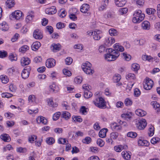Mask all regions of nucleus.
Segmentation results:
<instances>
[{"mask_svg": "<svg viewBox=\"0 0 160 160\" xmlns=\"http://www.w3.org/2000/svg\"><path fill=\"white\" fill-rule=\"evenodd\" d=\"M107 52V53L105 55V58L108 61L116 60L120 55L119 52L117 51L115 49L114 50L111 48L108 49Z\"/></svg>", "mask_w": 160, "mask_h": 160, "instance_id": "1", "label": "nucleus"}, {"mask_svg": "<svg viewBox=\"0 0 160 160\" xmlns=\"http://www.w3.org/2000/svg\"><path fill=\"white\" fill-rule=\"evenodd\" d=\"M132 22L134 23H139L141 22L144 18L145 14L142 13L141 10H138L135 11L133 14Z\"/></svg>", "mask_w": 160, "mask_h": 160, "instance_id": "2", "label": "nucleus"}, {"mask_svg": "<svg viewBox=\"0 0 160 160\" xmlns=\"http://www.w3.org/2000/svg\"><path fill=\"white\" fill-rule=\"evenodd\" d=\"M92 65L88 62H86L83 63L82 66V68L83 71L86 74H92L94 72V70L92 68Z\"/></svg>", "mask_w": 160, "mask_h": 160, "instance_id": "3", "label": "nucleus"}, {"mask_svg": "<svg viewBox=\"0 0 160 160\" xmlns=\"http://www.w3.org/2000/svg\"><path fill=\"white\" fill-rule=\"evenodd\" d=\"M87 33L89 36H92L93 39L95 40H99L102 37L101 31L99 30L88 31Z\"/></svg>", "mask_w": 160, "mask_h": 160, "instance_id": "4", "label": "nucleus"}, {"mask_svg": "<svg viewBox=\"0 0 160 160\" xmlns=\"http://www.w3.org/2000/svg\"><path fill=\"white\" fill-rule=\"evenodd\" d=\"M93 102L95 105L99 108L104 109L106 107L105 101L102 97L96 98Z\"/></svg>", "mask_w": 160, "mask_h": 160, "instance_id": "5", "label": "nucleus"}, {"mask_svg": "<svg viewBox=\"0 0 160 160\" xmlns=\"http://www.w3.org/2000/svg\"><path fill=\"white\" fill-rule=\"evenodd\" d=\"M153 84V82L151 79L146 78L143 82L144 88L147 90H150L152 88Z\"/></svg>", "mask_w": 160, "mask_h": 160, "instance_id": "6", "label": "nucleus"}, {"mask_svg": "<svg viewBox=\"0 0 160 160\" xmlns=\"http://www.w3.org/2000/svg\"><path fill=\"white\" fill-rule=\"evenodd\" d=\"M147 123L145 119H142L138 120L136 123V127L139 130L143 129L146 126Z\"/></svg>", "mask_w": 160, "mask_h": 160, "instance_id": "7", "label": "nucleus"}, {"mask_svg": "<svg viewBox=\"0 0 160 160\" xmlns=\"http://www.w3.org/2000/svg\"><path fill=\"white\" fill-rule=\"evenodd\" d=\"M33 37L36 39H42L43 38L42 33L40 30L36 29L33 32Z\"/></svg>", "mask_w": 160, "mask_h": 160, "instance_id": "8", "label": "nucleus"}, {"mask_svg": "<svg viewBox=\"0 0 160 160\" xmlns=\"http://www.w3.org/2000/svg\"><path fill=\"white\" fill-rule=\"evenodd\" d=\"M56 61L55 60L52 58L48 59L46 62V65L48 68H51L55 66Z\"/></svg>", "mask_w": 160, "mask_h": 160, "instance_id": "9", "label": "nucleus"}, {"mask_svg": "<svg viewBox=\"0 0 160 160\" xmlns=\"http://www.w3.org/2000/svg\"><path fill=\"white\" fill-rule=\"evenodd\" d=\"M89 6L88 4H84L81 6L80 9L81 11L83 13H87L88 15H90V13L88 12L89 10Z\"/></svg>", "mask_w": 160, "mask_h": 160, "instance_id": "10", "label": "nucleus"}, {"mask_svg": "<svg viewBox=\"0 0 160 160\" xmlns=\"http://www.w3.org/2000/svg\"><path fill=\"white\" fill-rule=\"evenodd\" d=\"M22 15V12L20 11H15L12 14V18H15L16 20L20 19Z\"/></svg>", "mask_w": 160, "mask_h": 160, "instance_id": "11", "label": "nucleus"}, {"mask_svg": "<svg viewBox=\"0 0 160 160\" xmlns=\"http://www.w3.org/2000/svg\"><path fill=\"white\" fill-rule=\"evenodd\" d=\"M115 42V39L113 37H109L105 38L104 43L106 45L109 46Z\"/></svg>", "mask_w": 160, "mask_h": 160, "instance_id": "12", "label": "nucleus"}, {"mask_svg": "<svg viewBox=\"0 0 160 160\" xmlns=\"http://www.w3.org/2000/svg\"><path fill=\"white\" fill-rule=\"evenodd\" d=\"M57 9L55 6H53L50 8L46 9L45 12L47 14L52 15L55 14L57 12Z\"/></svg>", "mask_w": 160, "mask_h": 160, "instance_id": "13", "label": "nucleus"}, {"mask_svg": "<svg viewBox=\"0 0 160 160\" xmlns=\"http://www.w3.org/2000/svg\"><path fill=\"white\" fill-rule=\"evenodd\" d=\"M30 62V59L28 57H23L21 60V64L23 66L29 64Z\"/></svg>", "mask_w": 160, "mask_h": 160, "instance_id": "14", "label": "nucleus"}, {"mask_svg": "<svg viewBox=\"0 0 160 160\" xmlns=\"http://www.w3.org/2000/svg\"><path fill=\"white\" fill-rule=\"evenodd\" d=\"M126 2L127 0H114L115 5L119 7H122L126 4Z\"/></svg>", "mask_w": 160, "mask_h": 160, "instance_id": "15", "label": "nucleus"}, {"mask_svg": "<svg viewBox=\"0 0 160 160\" xmlns=\"http://www.w3.org/2000/svg\"><path fill=\"white\" fill-rule=\"evenodd\" d=\"M142 28L143 30H149L150 28V24L149 22L145 21L142 23Z\"/></svg>", "mask_w": 160, "mask_h": 160, "instance_id": "16", "label": "nucleus"}, {"mask_svg": "<svg viewBox=\"0 0 160 160\" xmlns=\"http://www.w3.org/2000/svg\"><path fill=\"white\" fill-rule=\"evenodd\" d=\"M36 121L38 123H42L43 124H46L47 123V120L44 117L40 116L37 118Z\"/></svg>", "mask_w": 160, "mask_h": 160, "instance_id": "17", "label": "nucleus"}, {"mask_svg": "<svg viewBox=\"0 0 160 160\" xmlns=\"http://www.w3.org/2000/svg\"><path fill=\"white\" fill-rule=\"evenodd\" d=\"M138 144L139 146H148L149 144V142L147 140L142 139L140 138L138 140Z\"/></svg>", "mask_w": 160, "mask_h": 160, "instance_id": "18", "label": "nucleus"}, {"mask_svg": "<svg viewBox=\"0 0 160 160\" xmlns=\"http://www.w3.org/2000/svg\"><path fill=\"white\" fill-rule=\"evenodd\" d=\"M28 14L26 17V21L27 22H29L31 21L34 17V12L32 11H30L28 13Z\"/></svg>", "mask_w": 160, "mask_h": 160, "instance_id": "19", "label": "nucleus"}, {"mask_svg": "<svg viewBox=\"0 0 160 160\" xmlns=\"http://www.w3.org/2000/svg\"><path fill=\"white\" fill-rule=\"evenodd\" d=\"M9 28L8 24L5 22H3L0 24V29L2 31H7L8 30Z\"/></svg>", "mask_w": 160, "mask_h": 160, "instance_id": "20", "label": "nucleus"}, {"mask_svg": "<svg viewBox=\"0 0 160 160\" xmlns=\"http://www.w3.org/2000/svg\"><path fill=\"white\" fill-rule=\"evenodd\" d=\"M127 148V146L126 145L122 146V145H119L117 146H115L114 149L115 151L117 152H120L123 149H126Z\"/></svg>", "mask_w": 160, "mask_h": 160, "instance_id": "21", "label": "nucleus"}, {"mask_svg": "<svg viewBox=\"0 0 160 160\" xmlns=\"http://www.w3.org/2000/svg\"><path fill=\"white\" fill-rule=\"evenodd\" d=\"M41 46V44L40 42H35L33 43L31 48L32 50L36 51Z\"/></svg>", "mask_w": 160, "mask_h": 160, "instance_id": "22", "label": "nucleus"}, {"mask_svg": "<svg viewBox=\"0 0 160 160\" xmlns=\"http://www.w3.org/2000/svg\"><path fill=\"white\" fill-rule=\"evenodd\" d=\"M0 138L5 142H8L11 140V138L9 135L6 133L2 134L0 136Z\"/></svg>", "mask_w": 160, "mask_h": 160, "instance_id": "23", "label": "nucleus"}, {"mask_svg": "<svg viewBox=\"0 0 160 160\" xmlns=\"http://www.w3.org/2000/svg\"><path fill=\"white\" fill-rule=\"evenodd\" d=\"M114 48L118 52H123L124 49V47L120 45V44L119 43H116L114 45Z\"/></svg>", "mask_w": 160, "mask_h": 160, "instance_id": "24", "label": "nucleus"}, {"mask_svg": "<svg viewBox=\"0 0 160 160\" xmlns=\"http://www.w3.org/2000/svg\"><path fill=\"white\" fill-rule=\"evenodd\" d=\"M122 155L123 158L126 160H129L131 158V155L130 153L126 151L122 152Z\"/></svg>", "mask_w": 160, "mask_h": 160, "instance_id": "25", "label": "nucleus"}, {"mask_svg": "<svg viewBox=\"0 0 160 160\" xmlns=\"http://www.w3.org/2000/svg\"><path fill=\"white\" fill-rule=\"evenodd\" d=\"M108 130L107 128L102 129L99 132V136L101 138H104L106 136V133Z\"/></svg>", "mask_w": 160, "mask_h": 160, "instance_id": "26", "label": "nucleus"}, {"mask_svg": "<svg viewBox=\"0 0 160 160\" xmlns=\"http://www.w3.org/2000/svg\"><path fill=\"white\" fill-rule=\"evenodd\" d=\"M29 70H28L25 69L23 70L21 74V76L23 78L26 79L29 77L30 73Z\"/></svg>", "mask_w": 160, "mask_h": 160, "instance_id": "27", "label": "nucleus"}, {"mask_svg": "<svg viewBox=\"0 0 160 160\" xmlns=\"http://www.w3.org/2000/svg\"><path fill=\"white\" fill-rule=\"evenodd\" d=\"M61 45L59 43L57 44H53L51 47L52 50L53 52H55L56 51H59L61 48Z\"/></svg>", "mask_w": 160, "mask_h": 160, "instance_id": "28", "label": "nucleus"}, {"mask_svg": "<svg viewBox=\"0 0 160 160\" xmlns=\"http://www.w3.org/2000/svg\"><path fill=\"white\" fill-rule=\"evenodd\" d=\"M109 0H104L103 3L99 8V10L100 11H103L107 8L108 5Z\"/></svg>", "mask_w": 160, "mask_h": 160, "instance_id": "29", "label": "nucleus"}, {"mask_svg": "<svg viewBox=\"0 0 160 160\" xmlns=\"http://www.w3.org/2000/svg\"><path fill=\"white\" fill-rule=\"evenodd\" d=\"M136 114L138 116L143 117L145 115L146 112L144 111L141 109H138L135 111Z\"/></svg>", "mask_w": 160, "mask_h": 160, "instance_id": "30", "label": "nucleus"}, {"mask_svg": "<svg viewBox=\"0 0 160 160\" xmlns=\"http://www.w3.org/2000/svg\"><path fill=\"white\" fill-rule=\"evenodd\" d=\"M111 127L113 130H120L121 128V126L118 125L117 123H111Z\"/></svg>", "mask_w": 160, "mask_h": 160, "instance_id": "31", "label": "nucleus"}, {"mask_svg": "<svg viewBox=\"0 0 160 160\" xmlns=\"http://www.w3.org/2000/svg\"><path fill=\"white\" fill-rule=\"evenodd\" d=\"M61 116L65 119H68L70 118L71 115L69 112L67 111H64L62 112Z\"/></svg>", "mask_w": 160, "mask_h": 160, "instance_id": "32", "label": "nucleus"}, {"mask_svg": "<svg viewBox=\"0 0 160 160\" xmlns=\"http://www.w3.org/2000/svg\"><path fill=\"white\" fill-rule=\"evenodd\" d=\"M6 3V6L9 8H10L14 6L15 4L14 1V0H8Z\"/></svg>", "mask_w": 160, "mask_h": 160, "instance_id": "33", "label": "nucleus"}, {"mask_svg": "<svg viewBox=\"0 0 160 160\" xmlns=\"http://www.w3.org/2000/svg\"><path fill=\"white\" fill-rule=\"evenodd\" d=\"M121 77L120 75L118 74H116L113 76V80L114 82H118L121 79Z\"/></svg>", "mask_w": 160, "mask_h": 160, "instance_id": "34", "label": "nucleus"}, {"mask_svg": "<svg viewBox=\"0 0 160 160\" xmlns=\"http://www.w3.org/2000/svg\"><path fill=\"white\" fill-rule=\"evenodd\" d=\"M49 88L53 92H57L59 91L58 87L54 83L50 85Z\"/></svg>", "mask_w": 160, "mask_h": 160, "instance_id": "35", "label": "nucleus"}, {"mask_svg": "<svg viewBox=\"0 0 160 160\" xmlns=\"http://www.w3.org/2000/svg\"><path fill=\"white\" fill-rule=\"evenodd\" d=\"M92 93L89 90H84V97L85 98H88L91 97L92 96Z\"/></svg>", "mask_w": 160, "mask_h": 160, "instance_id": "36", "label": "nucleus"}, {"mask_svg": "<svg viewBox=\"0 0 160 160\" xmlns=\"http://www.w3.org/2000/svg\"><path fill=\"white\" fill-rule=\"evenodd\" d=\"M88 112V109L85 106H82L80 109V112L83 115H86Z\"/></svg>", "mask_w": 160, "mask_h": 160, "instance_id": "37", "label": "nucleus"}, {"mask_svg": "<svg viewBox=\"0 0 160 160\" xmlns=\"http://www.w3.org/2000/svg\"><path fill=\"white\" fill-rule=\"evenodd\" d=\"M112 17L113 12L111 11H108L103 15L104 18L106 19L112 18Z\"/></svg>", "mask_w": 160, "mask_h": 160, "instance_id": "38", "label": "nucleus"}, {"mask_svg": "<svg viewBox=\"0 0 160 160\" xmlns=\"http://www.w3.org/2000/svg\"><path fill=\"white\" fill-rule=\"evenodd\" d=\"M0 79L2 83L6 84L8 81V79L7 77L4 75H1L0 77Z\"/></svg>", "mask_w": 160, "mask_h": 160, "instance_id": "39", "label": "nucleus"}, {"mask_svg": "<svg viewBox=\"0 0 160 160\" xmlns=\"http://www.w3.org/2000/svg\"><path fill=\"white\" fill-rule=\"evenodd\" d=\"M128 11V9L127 8H122L119 9L118 11L119 14L122 15L126 14Z\"/></svg>", "mask_w": 160, "mask_h": 160, "instance_id": "40", "label": "nucleus"}, {"mask_svg": "<svg viewBox=\"0 0 160 160\" xmlns=\"http://www.w3.org/2000/svg\"><path fill=\"white\" fill-rule=\"evenodd\" d=\"M142 59L144 61H148L151 62L152 61L153 58L150 56L143 55L142 57Z\"/></svg>", "mask_w": 160, "mask_h": 160, "instance_id": "41", "label": "nucleus"}, {"mask_svg": "<svg viewBox=\"0 0 160 160\" xmlns=\"http://www.w3.org/2000/svg\"><path fill=\"white\" fill-rule=\"evenodd\" d=\"M48 105L49 106L53 108L57 107L58 104L57 103H53L52 100V99H49L48 100Z\"/></svg>", "mask_w": 160, "mask_h": 160, "instance_id": "42", "label": "nucleus"}, {"mask_svg": "<svg viewBox=\"0 0 160 160\" xmlns=\"http://www.w3.org/2000/svg\"><path fill=\"white\" fill-rule=\"evenodd\" d=\"M46 142L49 145H51L54 142L55 140L52 137H49L46 139Z\"/></svg>", "mask_w": 160, "mask_h": 160, "instance_id": "43", "label": "nucleus"}, {"mask_svg": "<svg viewBox=\"0 0 160 160\" xmlns=\"http://www.w3.org/2000/svg\"><path fill=\"white\" fill-rule=\"evenodd\" d=\"M29 48V47L28 46L24 45L19 48V51L22 52L24 53L26 51L28 50Z\"/></svg>", "mask_w": 160, "mask_h": 160, "instance_id": "44", "label": "nucleus"}, {"mask_svg": "<svg viewBox=\"0 0 160 160\" xmlns=\"http://www.w3.org/2000/svg\"><path fill=\"white\" fill-rule=\"evenodd\" d=\"M72 118L73 120L75 122H81L82 121V119L80 116H73L72 117Z\"/></svg>", "mask_w": 160, "mask_h": 160, "instance_id": "45", "label": "nucleus"}, {"mask_svg": "<svg viewBox=\"0 0 160 160\" xmlns=\"http://www.w3.org/2000/svg\"><path fill=\"white\" fill-rule=\"evenodd\" d=\"M109 33L111 36H115L117 35L118 32L114 29L112 28L109 29Z\"/></svg>", "mask_w": 160, "mask_h": 160, "instance_id": "46", "label": "nucleus"}, {"mask_svg": "<svg viewBox=\"0 0 160 160\" xmlns=\"http://www.w3.org/2000/svg\"><path fill=\"white\" fill-rule=\"evenodd\" d=\"M151 104L153 106V107L155 109H160V104L156 101H152L151 102Z\"/></svg>", "mask_w": 160, "mask_h": 160, "instance_id": "47", "label": "nucleus"}, {"mask_svg": "<svg viewBox=\"0 0 160 160\" xmlns=\"http://www.w3.org/2000/svg\"><path fill=\"white\" fill-rule=\"evenodd\" d=\"M118 136V133L117 132H112L110 135V138L112 140H115L117 138Z\"/></svg>", "mask_w": 160, "mask_h": 160, "instance_id": "48", "label": "nucleus"}, {"mask_svg": "<svg viewBox=\"0 0 160 160\" xmlns=\"http://www.w3.org/2000/svg\"><path fill=\"white\" fill-rule=\"evenodd\" d=\"M123 58L126 61H129L131 58V56L126 53L123 52L122 53Z\"/></svg>", "mask_w": 160, "mask_h": 160, "instance_id": "49", "label": "nucleus"}, {"mask_svg": "<svg viewBox=\"0 0 160 160\" xmlns=\"http://www.w3.org/2000/svg\"><path fill=\"white\" fill-rule=\"evenodd\" d=\"M140 66L138 64L133 63L132 65V69L134 71H137L139 68Z\"/></svg>", "mask_w": 160, "mask_h": 160, "instance_id": "50", "label": "nucleus"}, {"mask_svg": "<svg viewBox=\"0 0 160 160\" xmlns=\"http://www.w3.org/2000/svg\"><path fill=\"white\" fill-rule=\"evenodd\" d=\"M37 137L36 135H31L28 138V141L31 143H33L35 140L37 139Z\"/></svg>", "mask_w": 160, "mask_h": 160, "instance_id": "51", "label": "nucleus"}, {"mask_svg": "<svg viewBox=\"0 0 160 160\" xmlns=\"http://www.w3.org/2000/svg\"><path fill=\"white\" fill-rule=\"evenodd\" d=\"M126 78L128 80L134 79L135 78V75L133 73H129L126 76Z\"/></svg>", "mask_w": 160, "mask_h": 160, "instance_id": "52", "label": "nucleus"}, {"mask_svg": "<svg viewBox=\"0 0 160 160\" xmlns=\"http://www.w3.org/2000/svg\"><path fill=\"white\" fill-rule=\"evenodd\" d=\"M97 144L100 147H102L104 144V142L101 138H98L97 139Z\"/></svg>", "mask_w": 160, "mask_h": 160, "instance_id": "53", "label": "nucleus"}, {"mask_svg": "<svg viewBox=\"0 0 160 160\" xmlns=\"http://www.w3.org/2000/svg\"><path fill=\"white\" fill-rule=\"evenodd\" d=\"M61 114L60 112H57L56 113H55L53 116V119L54 121H56L58 120L60 115Z\"/></svg>", "mask_w": 160, "mask_h": 160, "instance_id": "54", "label": "nucleus"}, {"mask_svg": "<svg viewBox=\"0 0 160 160\" xmlns=\"http://www.w3.org/2000/svg\"><path fill=\"white\" fill-rule=\"evenodd\" d=\"M91 142V139L90 137H87L82 139V142L84 143L89 144Z\"/></svg>", "mask_w": 160, "mask_h": 160, "instance_id": "55", "label": "nucleus"}, {"mask_svg": "<svg viewBox=\"0 0 160 160\" xmlns=\"http://www.w3.org/2000/svg\"><path fill=\"white\" fill-rule=\"evenodd\" d=\"M154 128L153 126H151L149 128V132L148 133L149 136H152L154 133Z\"/></svg>", "mask_w": 160, "mask_h": 160, "instance_id": "56", "label": "nucleus"}, {"mask_svg": "<svg viewBox=\"0 0 160 160\" xmlns=\"http://www.w3.org/2000/svg\"><path fill=\"white\" fill-rule=\"evenodd\" d=\"M127 136L132 138H135L137 135V133L135 132H129L127 134Z\"/></svg>", "mask_w": 160, "mask_h": 160, "instance_id": "57", "label": "nucleus"}, {"mask_svg": "<svg viewBox=\"0 0 160 160\" xmlns=\"http://www.w3.org/2000/svg\"><path fill=\"white\" fill-rule=\"evenodd\" d=\"M160 139L158 138H153L151 139V142L152 144H154L160 141Z\"/></svg>", "mask_w": 160, "mask_h": 160, "instance_id": "58", "label": "nucleus"}, {"mask_svg": "<svg viewBox=\"0 0 160 160\" xmlns=\"http://www.w3.org/2000/svg\"><path fill=\"white\" fill-rule=\"evenodd\" d=\"M108 49H106L105 46L102 45H100L99 47L98 51L100 52H104L105 50L106 51V52L108 51Z\"/></svg>", "mask_w": 160, "mask_h": 160, "instance_id": "59", "label": "nucleus"}, {"mask_svg": "<svg viewBox=\"0 0 160 160\" xmlns=\"http://www.w3.org/2000/svg\"><path fill=\"white\" fill-rule=\"evenodd\" d=\"M17 151L20 153H25L27 151V149L25 148L20 147L17 148Z\"/></svg>", "mask_w": 160, "mask_h": 160, "instance_id": "60", "label": "nucleus"}, {"mask_svg": "<svg viewBox=\"0 0 160 160\" xmlns=\"http://www.w3.org/2000/svg\"><path fill=\"white\" fill-rule=\"evenodd\" d=\"M74 81L77 83H80L82 81V78L79 76H77L75 78Z\"/></svg>", "mask_w": 160, "mask_h": 160, "instance_id": "61", "label": "nucleus"}, {"mask_svg": "<svg viewBox=\"0 0 160 160\" xmlns=\"http://www.w3.org/2000/svg\"><path fill=\"white\" fill-rule=\"evenodd\" d=\"M12 96V95L9 93L4 92L2 94V96L3 98H9L11 97Z\"/></svg>", "mask_w": 160, "mask_h": 160, "instance_id": "62", "label": "nucleus"}, {"mask_svg": "<svg viewBox=\"0 0 160 160\" xmlns=\"http://www.w3.org/2000/svg\"><path fill=\"white\" fill-rule=\"evenodd\" d=\"M72 59L70 57L67 58L65 60L66 64L67 65H70L72 62Z\"/></svg>", "mask_w": 160, "mask_h": 160, "instance_id": "63", "label": "nucleus"}, {"mask_svg": "<svg viewBox=\"0 0 160 160\" xmlns=\"http://www.w3.org/2000/svg\"><path fill=\"white\" fill-rule=\"evenodd\" d=\"M65 24L61 22H59L57 23L56 27L58 29L63 28L65 27Z\"/></svg>", "mask_w": 160, "mask_h": 160, "instance_id": "64", "label": "nucleus"}]
</instances>
